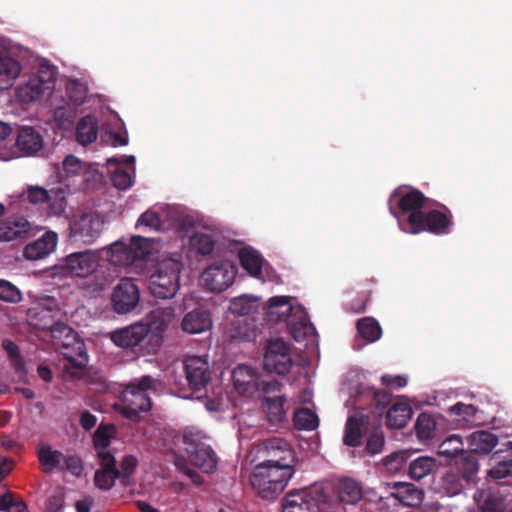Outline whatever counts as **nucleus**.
I'll return each mask as SVG.
<instances>
[{
  "mask_svg": "<svg viewBox=\"0 0 512 512\" xmlns=\"http://www.w3.org/2000/svg\"><path fill=\"white\" fill-rule=\"evenodd\" d=\"M172 317V309H158L148 316V322H137L117 329L110 333L111 341L118 347L125 349L141 348L147 340V354H154L161 345V337L152 332V329L163 331L167 328Z\"/></svg>",
  "mask_w": 512,
  "mask_h": 512,
  "instance_id": "nucleus-1",
  "label": "nucleus"
},
{
  "mask_svg": "<svg viewBox=\"0 0 512 512\" xmlns=\"http://www.w3.org/2000/svg\"><path fill=\"white\" fill-rule=\"evenodd\" d=\"M51 343L56 351L63 355L68 364L64 366L67 373L76 376L73 370H82L88 362L85 343L77 332L68 324L61 322L56 324L50 334Z\"/></svg>",
  "mask_w": 512,
  "mask_h": 512,
  "instance_id": "nucleus-2",
  "label": "nucleus"
},
{
  "mask_svg": "<svg viewBox=\"0 0 512 512\" xmlns=\"http://www.w3.org/2000/svg\"><path fill=\"white\" fill-rule=\"evenodd\" d=\"M293 475V466L259 463L251 474V483L263 498L281 493Z\"/></svg>",
  "mask_w": 512,
  "mask_h": 512,
  "instance_id": "nucleus-3",
  "label": "nucleus"
},
{
  "mask_svg": "<svg viewBox=\"0 0 512 512\" xmlns=\"http://www.w3.org/2000/svg\"><path fill=\"white\" fill-rule=\"evenodd\" d=\"M154 382L151 376H143L137 383L128 384L120 395L119 403L114 404V408L127 419L138 420L141 412L151 409L148 390L153 388Z\"/></svg>",
  "mask_w": 512,
  "mask_h": 512,
  "instance_id": "nucleus-4",
  "label": "nucleus"
},
{
  "mask_svg": "<svg viewBox=\"0 0 512 512\" xmlns=\"http://www.w3.org/2000/svg\"><path fill=\"white\" fill-rule=\"evenodd\" d=\"M432 205L440 209H431L408 216L407 223L411 233L418 234L428 231L434 235H445L451 232L454 224L451 210L437 201L432 200L430 206Z\"/></svg>",
  "mask_w": 512,
  "mask_h": 512,
  "instance_id": "nucleus-5",
  "label": "nucleus"
},
{
  "mask_svg": "<svg viewBox=\"0 0 512 512\" xmlns=\"http://www.w3.org/2000/svg\"><path fill=\"white\" fill-rule=\"evenodd\" d=\"M182 263L176 259L162 260L149 277L151 294L160 299L172 298L179 289Z\"/></svg>",
  "mask_w": 512,
  "mask_h": 512,
  "instance_id": "nucleus-6",
  "label": "nucleus"
},
{
  "mask_svg": "<svg viewBox=\"0 0 512 512\" xmlns=\"http://www.w3.org/2000/svg\"><path fill=\"white\" fill-rule=\"evenodd\" d=\"M103 221L94 213H83L69 224V239L73 243L90 245L100 236Z\"/></svg>",
  "mask_w": 512,
  "mask_h": 512,
  "instance_id": "nucleus-7",
  "label": "nucleus"
},
{
  "mask_svg": "<svg viewBox=\"0 0 512 512\" xmlns=\"http://www.w3.org/2000/svg\"><path fill=\"white\" fill-rule=\"evenodd\" d=\"M234 265L227 260L214 262L201 275V282L211 292L225 291L234 282Z\"/></svg>",
  "mask_w": 512,
  "mask_h": 512,
  "instance_id": "nucleus-8",
  "label": "nucleus"
},
{
  "mask_svg": "<svg viewBox=\"0 0 512 512\" xmlns=\"http://www.w3.org/2000/svg\"><path fill=\"white\" fill-rule=\"evenodd\" d=\"M140 302V290L132 278H122L111 294V305L117 314L134 311Z\"/></svg>",
  "mask_w": 512,
  "mask_h": 512,
  "instance_id": "nucleus-9",
  "label": "nucleus"
},
{
  "mask_svg": "<svg viewBox=\"0 0 512 512\" xmlns=\"http://www.w3.org/2000/svg\"><path fill=\"white\" fill-rule=\"evenodd\" d=\"M263 367L265 370L279 375L288 373L292 367L288 344L281 339L270 340L266 346Z\"/></svg>",
  "mask_w": 512,
  "mask_h": 512,
  "instance_id": "nucleus-10",
  "label": "nucleus"
},
{
  "mask_svg": "<svg viewBox=\"0 0 512 512\" xmlns=\"http://www.w3.org/2000/svg\"><path fill=\"white\" fill-rule=\"evenodd\" d=\"M26 196L33 205L47 203L51 215H62L67 207L66 192L62 188L46 190L40 186H28Z\"/></svg>",
  "mask_w": 512,
  "mask_h": 512,
  "instance_id": "nucleus-11",
  "label": "nucleus"
},
{
  "mask_svg": "<svg viewBox=\"0 0 512 512\" xmlns=\"http://www.w3.org/2000/svg\"><path fill=\"white\" fill-rule=\"evenodd\" d=\"M258 453L262 455L265 464H287L293 466L294 451L291 445L284 439L273 437L264 440L258 448Z\"/></svg>",
  "mask_w": 512,
  "mask_h": 512,
  "instance_id": "nucleus-12",
  "label": "nucleus"
},
{
  "mask_svg": "<svg viewBox=\"0 0 512 512\" xmlns=\"http://www.w3.org/2000/svg\"><path fill=\"white\" fill-rule=\"evenodd\" d=\"M98 266V255L92 250L74 252L67 255L61 264L65 274L85 278L91 275Z\"/></svg>",
  "mask_w": 512,
  "mask_h": 512,
  "instance_id": "nucleus-13",
  "label": "nucleus"
},
{
  "mask_svg": "<svg viewBox=\"0 0 512 512\" xmlns=\"http://www.w3.org/2000/svg\"><path fill=\"white\" fill-rule=\"evenodd\" d=\"M184 371L189 388L193 392H200L205 389L211 380L209 363L200 356H188L185 358Z\"/></svg>",
  "mask_w": 512,
  "mask_h": 512,
  "instance_id": "nucleus-14",
  "label": "nucleus"
},
{
  "mask_svg": "<svg viewBox=\"0 0 512 512\" xmlns=\"http://www.w3.org/2000/svg\"><path fill=\"white\" fill-rule=\"evenodd\" d=\"M184 443L190 462L204 473H211L216 469L217 458L212 448L200 441H195L192 435H184Z\"/></svg>",
  "mask_w": 512,
  "mask_h": 512,
  "instance_id": "nucleus-15",
  "label": "nucleus"
},
{
  "mask_svg": "<svg viewBox=\"0 0 512 512\" xmlns=\"http://www.w3.org/2000/svg\"><path fill=\"white\" fill-rule=\"evenodd\" d=\"M397 198V208L401 214L414 215L423 213L424 207L430 206L432 200L425 197V195L418 189H402L397 188L394 190L390 197V201Z\"/></svg>",
  "mask_w": 512,
  "mask_h": 512,
  "instance_id": "nucleus-16",
  "label": "nucleus"
},
{
  "mask_svg": "<svg viewBox=\"0 0 512 512\" xmlns=\"http://www.w3.org/2000/svg\"><path fill=\"white\" fill-rule=\"evenodd\" d=\"M60 314L58 308H51L42 305H37L30 308L27 312V319L29 324L37 330L52 333V329L59 324L60 321L57 317Z\"/></svg>",
  "mask_w": 512,
  "mask_h": 512,
  "instance_id": "nucleus-17",
  "label": "nucleus"
},
{
  "mask_svg": "<svg viewBox=\"0 0 512 512\" xmlns=\"http://www.w3.org/2000/svg\"><path fill=\"white\" fill-rule=\"evenodd\" d=\"M48 74L47 77L31 79L25 86L19 88V97L25 102H33L39 100L46 91H50L55 83L54 69L43 71Z\"/></svg>",
  "mask_w": 512,
  "mask_h": 512,
  "instance_id": "nucleus-18",
  "label": "nucleus"
},
{
  "mask_svg": "<svg viewBox=\"0 0 512 512\" xmlns=\"http://www.w3.org/2000/svg\"><path fill=\"white\" fill-rule=\"evenodd\" d=\"M58 236L55 232L48 231L39 239L26 245L23 255L28 260H40L52 253L57 245Z\"/></svg>",
  "mask_w": 512,
  "mask_h": 512,
  "instance_id": "nucleus-19",
  "label": "nucleus"
},
{
  "mask_svg": "<svg viewBox=\"0 0 512 512\" xmlns=\"http://www.w3.org/2000/svg\"><path fill=\"white\" fill-rule=\"evenodd\" d=\"M391 495L408 507L420 506L424 499V490L409 482H394Z\"/></svg>",
  "mask_w": 512,
  "mask_h": 512,
  "instance_id": "nucleus-20",
  "label": "nucleus"
},
{
  "mask_svg": "<svg viewBox=\"0 0 512 512\" xmlns=\"http://www.w3.org/2000/svg\"><path fill=\"white\" fill-rule=\"evenodd\" d=\"M16 146L23 155H34L42 149L43 138L35 128L22 126L18 130Z\"/></svg>",
  "mask_w": 512,
  "mask_h": 512,
  "instance_id": "nucleus-21",
  "label": "nucleus"
},
{
  "mask_svg": "<svg viewBox=\"0 0 512 512\" xmlns=\"http://www.w3.org/2000/svg\"><path fill=\"white\" fill-rule=\"evenodd\" d=\"M368 424V417L363 414L349 416L345 424L343 443L350 447H358Z\"/></svg>",
  "mask_w": 512,
  "mask_h": 512,
  "instance_id": "nucleus-22",
  "label": "nucleus"
},
{
  "mask_svg": "<svg viewBox=\"0 0 512 512\" xmlns=\"http://www.w3.org/2000/svg\"><path fill=\"white\" fill-rule=\"evenodd\" d=\"M491 461L493 466L488 473L491 478L499 480L512 475V442H508L505 449L497 450Z\"/></svg>",
  "mask_w": 512,
  "mask_h": 512,
  "instance_id": "nucleus-23",
  "label": "nucleus"
},
{
  "mask_svg": "<svg viewBox=\"0 0 512 512\" xmlns=\"http://www.w3.org/2000/svg\"><path fill=\"white\" fill-rule=\"evenodd\" d=\"M232 381L239 394L244 395L259 389V382L255 371L247 365L240 364L234 368L232 371Z\"/></svg>",
  "mask_w": 512,
  "mask_h": 512,
  "instance_id": "nucleus-24",
  "label": "nucleus"
},
{
  "mask_svg": "<svg viewBox=\"0 0 512 512\" xmlns=\"http://www.w3.org/2000/svg\"><path fill=\"white\" fill-rule=\"evenodd\" d=\"M474 499L481 512H505V497L499 490H477Z\"/></svg>",
  "mask_w": 512,
  "mask_h": 512,
  "instance_id": "nucleus-25",
  "label": "nucleus"
},
{
  "mask_svg": "<svg viewBox=\"0 0 512 512\" xmlns=\"http://www.w3.org/2000/svg\"><path fill=\"white\" fill-rule=\"evenodd\" d=\"M283 512H319V506L306 491H296L285 497Z\"/></svg>",
  "mask_w": 512,
  "mask_h": 512,
  "instance_id": "nucleus-26",
  "label": "nucleus"
},
{
  "mask_svg": "<svg viewBox=\"0 0 512 512\" xmlns=\"http://www.w3.org/2000/svg\"><path fill=\"white\" fill-rule=\"evenodd\" d=\"M184 332L199 334L212 327L211 314L207 310L195 309L187 313L181 323Z\"/></svg>",
  "mask_w": 512,
  "mask_h": 512,
  "instance_id": "nucleus-27",
  "label": "nucleus"
},
{
  "mask_svg": "<svg viewBox=\"0 0 512 512\" xmlns=\"http://www.w3.org/2000/svg\"><path fill=\"white\" fill-rule=\"evenodd\" d=\"M411 406L402 401L394 402L386 413V424L392 429L404 428L412 416Z\"/></svg>",
  "mask_w": 512,
  "mask_h": 512,
  "instance_id": "nucleus-28",
  "label": "nucleus"
},
{
  "mask_svg": "<svg viewBox=\"0 0 512 512\" xmlns=\"http://www.w3.org/2000/svg\"><path fill=\"white\" fill-rule=\"evenodd\" d=\"M467 441L472 453L488 454L497 445L498 438L489 431L478 430L469 435Z\"/></svg>",
  "mask_w": 512,
  "mask_h": 512,
  "instance_id": "nucleus-29",
  "label": "nucleus"
},
{
  "mask_svg": "<svg viewBox=\"0 0 512 512\" xmlns=\"http://www.w3.org/2000/svg\"><path fill=\"white\" fill-rule=\"evenodd\" d=\"M30 223L24 218L9 219L0 223V241H12L24 237Z\"/></svg>",
  "mask_w": 512,
  "mask_h": 512,
  "instance_id": "nucleus-30",
  "label": "nucleus"
},
{
  "mask_svg": "<svg viewBox=\"0 0 512 512\" xmlns=\"http://www.w3.org/2000/svg\"><path fill=\"white\" fill-rule=\"evenodd\" d=\"M284 402L285 397L283 395L264 397L263 409L271 424H278L285 420L286 411L284 409Z\"/></svg>",
  "mask_w": 512,
  "mask_h": 512,
  "instance_id": "nucleus-31",
  "label": "nucleus"
},
{
  "mask_svg": "<svg viewBox=\"0 0 512 512\" xmlns=\"http://www.w3.org/2000/svg\"><path fill=\"white\" fill-rule=\"evenodd\" d=\"M98 134V121L94 115L81 118L76 128V139L82 145L94 142Z\"/></svg>",
  "mask_w": 512,
  "mask_h": 512,
  "instance_id": "nucleus-32",
  "label": "nucleus"
},
{
  "mask_svg": "<svg viewBox=\"0 0 512 512\" xmlns=\"http://www.w3.org/2000/svg\"><path fill=\"white\" fill-rule=\"evenodd\" d=\"M290 298L287 296H275L268 300V316L271 320L286 321L292 312Z\"/></svg>",
  "mask_w": 512,
  "mask_h": 512,
  "instance_id": "nucleus-33",
  "label": "nucleus"
},
{
  "mask_svg": "<svg viewBox=\"0 0 512 512\" xmlns=\"http://www.w3.org/2000/svg\"><path fill=\"white\" fill-rule=\"evenodd\" d=\"M436 460L430 456H420L411 460L408 466V475L411 479L419 481L432 474L436 469Z\"/></svg>",
  "mask_w": 512,
  "mask_h": 512,
  "instance_id": "nucleus-34",
  "label": "nucleus"
},
{
  "mask_svg": "<svg viewBox=\"0 0 512 512\" xmlns=\"http://www.w3.org/2000/svg\"><path fill=\"white\" fill-rule=\"evenodd\" d=\"M21 66L18 61L10 56L0 57V89L9 88L18 77Z\"/></svg>",
  "mask_w": 512,
  "mask_h": 512,
  "instance_id": "nucleus-35",
  "label": "nucleus"
},
{
  "mask_svg": "<svg viewBox=\"0 0 512 512\" xmlns=\"http://www.w3.org/2000/svg\"><path fill=\"white\" fill-rule=\"evenodd\" d=\"M239 260L241 266L253 277H258L262 273L263 259L255 250L244 248L239 251Z\"/></svg>",
  "mask_w": 512,
  "mask_h": 512,
  "instance_id": "nucleus-36",
  "label": "nucleus"
},
{
  "mask_svg": "<svg viewBox=\"0 0 512 512\" xmlns=\"http://www.w3.org/2000/svg\"><path fill=\"white\" fill-rule=\"evenodd\" d=\"M338 497L342 503L354 505L361 500L362 489L357 482L343 479L339 483Z\"/></svg>",
  "mask_w": 512,
  "mask_h": 512,
  "instance_id": "nucleus-37",
  "label": "nucleus"
},
{
  "mask_svg": "<svg viewBox=\"0 0 512 512\" xmlns=\"http://www.w3.org/2000/svg\"><path fill=\"white\" fill-rule=\"evenodd\" d=\"M469 482L454 470L447 471L441 480V488L448 496L460 494Z\"/></svg>",
  "mask_w": 512,
  "mask_h": 512,
  "instance_id": "nucleus-38",
  "label": "nucleus"
},
{
  "mask_svg": "<svg viewBox=\"0 0 512 512\" xmlns=\"http://www.w3.org/2000/svg\"><path fill=\"white\" fill-rule=\"evenodd\" d=\"M479 469L478 459L474 453H461L456 461L455 470L460 472L469 483L474 479Z\"/></svg>",
  "mask_w": 512,
  "mask_h": 512,
  "instance_id": "nucleus-39",
  "label": "nucleus"
},
{
  "mask_svg": "<svg viewBox=\"0 0 512 512\" xmlns=\"http://www.w3.org/2000/svg\"><path fill=\"white\" fill-rule=\"evenodd\" d=\"M359 335L367 342L373 343L381 338L382 329L377 320L372 317H364L356 323Z\"/></svg>",
  "mask_w": 512,
  "mask_h": 512,
  "instance_id": "nucleus-40",
  "label": "nucleus"
},
{
  "mask_svg": "<svg viewBox=\"0 0 512 512\" xmlns=\"http://www.w3.org/2000/svg\"><path fill=\"white\" fill-rule=\"evenodd\" d=\"M109 261L117 266H130L135 262V256L129 245L114 243L109 249Z\"/></svg>",
  "mask_w": 512,
  "mask_h": 512,
  "instance_id": "nucleus-41",
  "label": "nucleus"
},
{
  "mask_svg": "<svg viewBox=\"0 0 512 512\" xmlns=\"http://www.w3.org/2000/svg\"><path fill=\"white\" fill-rule=\"evenodd\" d=\"M294 426L298 430H314L319 425V419L315 412L308 408H301L294 412Z\"/></svg>",
  "mask_w": 512,
  "mask_h": 512,
  "instance_id": "nucleus-42",
  "label": "nucleus"
},
{
  "mask_svg": "<svg viewBox=\"0 0 512 512\" xmlns=\"http://www.w3.org/2000/svg\"><path fill=\"white\" fill-rule=\"evenodd\" d=\"M0 491V511L6 512H28L26 503L18 496L3 487Z\"/></svg>",
  "mask_w": 512,
  "mask_h": 512,
  "instance_id": "nucleus-43",
  "label": "nucleus"
},
{
  "mask_svg": "<svg viewBox=\"0 0 512 512\" xmlns=\"http://www.w3.org/2000/svg\"><path fill=\"white\" fill-rule=\"evenodd\" d=\"M436 423L432 416L427 413H421L415 423L417 436L421 440H430L435 435Z\"/></svg>",
  "mask_w": 512,
  "mask_h": 512,
  "instance_id": "nucleus-44",
  "label": "nucleus"
},
{
  "mask_svg": "<svg viewBox=\"0 0 512 512\" xmlns=\"http://www.w3.org/2000/svg\"><path fill=\"white\" fill-rule=\"evenodd\" d=\"M119 477V470H108L99 468L94 474L95 486L103 491H109L113 488L115 481Z\"/></svg>",
  "mask_w": 512,
  "mask_h": 512,
  "instance_id": "nucleus-45",
  "label": "nucleus"
},
{
  "mask_svg": "<svg viewBox=\"0 0 512 512\" xmlns=\"http://www.w3.org/2000/svg\"><path fill=\"white\" fill-rule=\"evenodd\" d=\"M39 461L48 467V470L61 467L64 455L58 450H52L49 446L40 448L38 452Z\"/></svg>",
  "mask_w": 512,
  "mask_h": 512,
  "instance_id": "nucleus-46",
  "label": "nucleus"
},
{
  "mask_svg": "<svg viewBox=\"0 0 512 512\" xmlns=\"http://www.w3.org/2000/svg\"><path fill=\"white\" fill-rule=\"evenodd\" d=\"M113 432V426L100 425L96 429L93 435V444L96 452L109 449L111 439L113 437Z\"/></svg>",
  "mask_w": 512,
  "mask_h": 512,
  "instance_id": "nucleus-47",
  "label": "nucleus"
},
{
  "mask_svg": "<svg viewBox=\"0 0 512 512\" xmlns=\"http://www.w3.org/2000/svg\"><path fill=\"white\" fill-rule=\"evenodd\" d=\"M129 246L135 261L146 258L152 249L151 240L142 236H133Z\"/></svg>",
  "mask_w": 512,
  "mask_h": 512,
  "instance_id": "nucleus-48",
  "label": "nucleus"
},
{
  "mask_svg": "<svg viewBox=\"0 0 512 512\" xmlns=\"http://www.w3.org/2000/svg\"><path fill=\"white\" fill-rule=\"evenodd\" d=\"M409 457L410 453L406 450L396 451L385 457L384 465L388 471L398 472L407 463Z\"/></svg>",
  "mask_w": 512,
  "mask_h": 512,
  "instance_id": "nucleus-49",
  "label": "nucleus"
},
{
  "mask_svg": "<svg viewBox=\"0 0 512 512\" xmlns=\"http://www.w3.org/2000/svg\"><path fill=\"white\" fill-rule=\"evenodd\" d=\"M87 87L79 80H73L67 85V95L75 105H82L87 98Z\"/></svg>",
  "mask_w": 512,
  "mask_h": 512,
  "instance_id": "nucleus-50",
  "label": "nucleus"
},
{
  "mask_svg": "<svg viewBox=\"0 0 512 512\" xmlns=\"http://www.w3.org/2000/svg\"><path fill=\"white\" fill-rule=\"evenodd\" d=\"M62 167V173H60L61 178H69L79 175L83 171L84 165L74 155H68L64 158Z\"/></svg>",
  "mask_w": 512,
  "mask_h": 512,
  "instance_id": "nucleus-51",
  "label": "nucleus"
},
{
  "mask_svg": "<svg viewBox=\"0 0 512 512\" xmlns=\"http://www.w3.org/2000/svg\"><path fill=\"white\" fill-rule=\"evenodd\" d=\"M22 298L20 290L7 280H0V300L18 303Z\"/></svg>",
  "mask_w": 512,
  "mask_h": 512,
  "instance_id": "nucleus-52",
  "label": "nucleus"
},
{
  "mask_svg": "<svg viewBox=\"0 0 512 512\" xmlns=\"http://www.w3.org/2000/svg\"><path fill=\"white\" fill-rule=\"evenodd\" d=\"M463 452V444L457 436H451L439 446V453L447 457H455Z\"/></svg>",
  "mask_w": 512,
  "mask_h": 512,
  "instance_id": "nucleus-53",
  "label": "nucleus"
},
{
  "mask_svg": "<svg viewBox=\"0 0 512 512\" xmlns=\"http://www.w3.org/2000/svg\"><path fill=\"white\" fill-rule=\"evenodd\" d=\"M191 244L199 254L207 255L214 249V241L211 236L203 233L195 234L191 238Z\"/></svg>",
  "mask_w": 512,
  "mask_h": 512,
  "instance_id": "nucleus-54",
  "label": "nucleus"
},
{
  "mask_svg": "<svg viewBox=\"0 0 512 512\" xmlns=\"http://www.w3.org/2000/svg\"><path fill=\"white\" fill-rule=\"evenodd\" d=\"M385 444L384 434L381 430H373L368 436L366 442V450L371 455H376L382 452Z\"/></svg>",
  "mask_w": 512,
  "mask_h": 512,
  "instance_id": "nucleus-55",
  "label": "nucleus"
},
{
  "mask_svg": "<svg viewBox=\"0 0 512 512\" xmlns=\"http://www.w3.org/2000/svg\"><path fill=\"white\" fill-rule=\"evenodd\" d=\"M60 469L68 470L74 476H81L83 473V462L77 455L64 456Z\"/></svg>",
  "mask_w": 512,
  "mask_h": 512,
  "instance_id": "nucleus-56",
  "label": "nucleus"
},
{
  "mask_svg": "<svg viewBox=\"0 0 512 512\" xmlns=\"http://www.w3.org/2000/svg\"><path fill=\"white\" fill-rule=\"evenodd\" d=\"M2 348L5 350L16 369L23 366L19 348L12 340L4 339L2 341Z\"/></svg>",
  "mask_w": 512,
  "mask_h": 512,
  "instance_id": "nucleus-57",
  "label": "nucleus"
},
{
  "mask_svg": "<svg viewBox=\"0 0 512 512\" xmlns=\"http://www.w3.org/2000/svg\"><path fill=\"white\" fill-rule=\"evenodd\" d=\"M161 220L159 215L151 210H147L142 213L139 217L136 227H148L152 229H158L160 227Z\"/></svg>",
  "mask_w": 512,
  "mask_h": 512,
  "instance_id": "nucleus-58",
  "label": "nucleus"
},
{
  "mask_svg": "<svg viewBox=\"0 0 512 512\" xmlns=\"http://www.w3.org/2000/svg\"><path fill=\"white\" fill-rule=\"evenodd\" d=\"M97 460L99 464V468L108 469V470H119L117 468V461L112 452L108 450L97 451Z\"/></svg>",
  "mask_w": 512,
  "mask_h": 512,
  "instance_id": "nucleus-59",
  "label": "nucleus"
},
{
  "mask_svg": "<svg viewBox=\"0 0 512 512\" xmlns=\"http://www.w3.org/2000/svg\"><path fill=\"white\" fill-rule=\"evenodd\" d=\"M111 180L113 185L120 190H125L132 185L130 174L123 169L115 170V172L112 174Z\"/></svg>",
  "mask_w": 512,
  "mask_h": 512,
  "instance_id": "nucleus-60",
  "label": "nucleus"
},
{
  "mask_svg": "<svg viewBox=\"0 0 512 512\" xmlns=\"http://www.w3.org/2000/svg\"><path fill=\"white\" fill-rule=\"evenodd\" d=\"M392 401V394L387 390H377L373 396V402L377 409L384 410Z\"/></svg>",
  "mask_w": 512,
  "mask_h": 512,
  "instance_id": "nucleus-61",
  "label": "nucleus"
},
{
  "mask_svg": "<svg viewBox=\"0 0 512 512\" xmlns=\"http://www.w3.org/2000/svg\"><path fill=\"white\" fill-rule=\"evenodd\" d=\"M381 382L389 388H402L407 385V378L400 375L392 376L386 374L381 377Z\"/></svg>",
  "mask_w": 512,
  "mask_h": 512,
  "instance_id": "nucleus-62",
  "label": "nucleus"
},
{
  "mask_svg": "<svg viewBox=\"0 0 512 512\" xmlns=\"http://www.w3.org/2000/svg\"><path fill=\"white\" fill-rule=\"evenodd\" d=\"M262 389L265 396H275L281 390V383L278 380L262 381L259 383V389Z\"/></svg>",
  "mask_w": 512,
  "mask_h": 512,
  "instance_id": "nucleus-63",
  "label": "nucleus"
},
{
  "mask_svg": "<svg viewBox=\"0 0 512 512\" xmlns=\"http://www.w3.org/2000/svg\"><path fill=\"white\" fill-rule=\"evenodd\" d=\"M138 466V460L133 455H126L120 463V472L127 474H134Z\"/></svg>",
  "mask_w": 512,
  "mask_h": 512,
  "instance_id": "nucleus-64",
  "label": "nucleus"
}]
</instances>
